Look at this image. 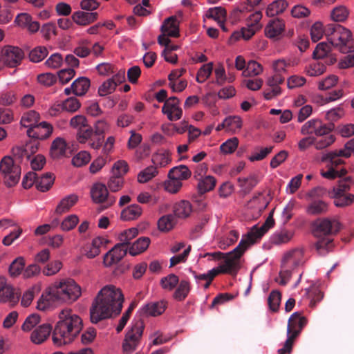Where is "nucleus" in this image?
I'll use <instances>...</instances> for the list:
<instances>
[{
  "label": "nucleus",
  "mask_w": 354,
  "mask_h": 354,
  "mask_svg": "<svg viewBox=\"0 0 354 354\" xmlns=\"http://www.w3.org/2000/svg\"><path fill=\"white\" fill-rule=\"evenodd\" d=\"M67 149V144L66 141L61 138H57L52 142L50 147V156L53 159H59L66 155Z\"/></svg>",
  "instance_id": "25"
},
{
  "label": "nucleus",
  "mask_w": 354,
  "mask_h": 354,
  "mask_svg": "<svg viewBox=\"0 0 354 354\" xmlns=\"http://www.w3.org/2000/svg\"><path fill=\"white\" fill-rule=\"evenodd\" d=\"M39 118V115L35 111H29L24 113L21 117L20 123L24 127L32 128L37 124Z\"/></svg>",
  "instance_id": "40"
},
{
  "label": "nucleus",
  "mask_w": 354,
  "mask_h": 354,
  "mask_svg": "<svg viewBox=\"0 0 354 354\" xmlns=\"http://www.w3.org/2000/svg\"><path fill=\"white\" fill-rule=\"evenodd\" d=\"M344 156L339 153V150L330 151L323 155L322 158V162H330L333 166H338L343 164L344 162L340 158Z\"/></svg>",
  "instance_id": "47"
},
{
  "label": "nucleus",
  "mask_w": 354,
  "mask_h": 354,
  "mask_svg": "<svg viewBox=\"0 0 354 354\" xmlns=\"http://www.w3.org/2000/svg\"><path fill=\"white\" fill-rule=\"evenodd\" d=\"M157 173L156 167L149 166L138 174V180L140 183H145L156 176Z\"/></svg>",
  "instance_id": "51"
},
{
  "label": "nucleus",
  "mask_w": 354,
  "mask_h": 354,
  "mask_svg": "<svg viewBox=\"0 0 354 354\" xmlns=\"http://www.w3.org/2000/svg\"><path fill=\"white\" fill-rule=\"evenodd\" d=\"M274 224V220L271 212L265 223L261 226H253L247 234L245 238L241 240L239 245L231 252L224 254L221 252L207 253L205 256H212L216 259L224 258V261L218 267L214 268L206 274L195 275L199 280L212 281L218 274H230L235 275L239 270L240 259L248 248L257 242Z\"/></svg>",
  "instance_id": "1"
},
{
  "label": "nucleus",
  "mask_w": 354,
  "mask_h": 354,
  "mask_svg": "<svg viewBox=\"0 0 354 354\" xmlns=\"http://www.w3.org/2000/svg\"><path fill=\"white\" fill-rule=\"evenodd\" d=\"M53 328L49 324H44L37 327L30 335L31 341L36 344L43 343L53 333Z\"/></svg>",
  "instance_id": "20"
},
{
  "label": "nucleus",
  "mask_w": 354,
  "mask_h": 354,
  "mask_svg": "<svg viewBox=\"0 0 354 354\" xmlns=\"http://www.w3.org/2000/svg\"><path fill=\"white\" fill-rule=\"evenodd\" d=\"M304 252L301 249H294L286 253L281 261V267L295 269L303 263Z\"/></svg>",
  "instance_id": "16"
},
{
  "label": "nucleus",
  "mask_w": 354,
  "mask_h": 354,
  "mask_svg": "<svg viewBox=\"0 0 354 354\" xmlns=\"http://www.w3.org/2000/svg\"><path fill=\"white\" fill-rule=\"evenodd\" d=\"M53 126L46 122L36 124L32 128H29L27 134L29 137L37 140H44L48 138L53 133Z\"/></svg>",
  "instance_id": "18"
},
{
  "label": "nucleus",
  "mask_w": 354,
  "mask_h": 354,
  "mask_svg": "<svg viewBox=\"0 0 354 354\" xmlns=\"http://www.w3.org/2000/svg\"><path fill=\"white\" fill-rule=\"evenodd\" d=\"M353 185V179L351 177L348 176L340 179L338 181L337 185L333 187L328 192L348 193Z\"/></svg>",
  "instance_id": "43"
},
{
  "label": "nucleus",
  "mask_w": 354,
  "mask_h": 354,
  "mask_svg": "<svg viewBox=\"0 0 354 354\" xmlns=\"http://www.w3.org/2000/svg\"><path fill=\"white\" fill-rule=\"evenodd\" d=\"M273 149V147L270 146L265 148H258L248 158L251 162L259 161L264 159Z\"/></svg>",
  "instance_id": "57"
},
{
  "label": "nucleus",
  "mask_w": 354,
  "mask_h": 354,
  "mask_svg": "<svg viewBox=\"0 0 354 354\" xmlns=\"http://www.w3.org/2000/svg\"><path fill=\"white\" fill-rule=\"evenodd\" d=\"M6 66L14 68L19 65L24 57L23 50L15 46H6L2 48Z\"/></svg>",
  "instance_id": "13"
},
{
  "label": "nucleus",
  "mask_w": 354,
  "mask_h": 354,
  "mask_svg": "<svg viewBox=\"0 0 354 354\" xmlns=\"http://www.w3.org/2000/svg\"><path fill=\"white\" fill-rule=\"evenodd\" d=\"M165 308L166 302L160 301L147 304L144 307V310L146 313L151 316H157L161 315L165 310Z\"/></svg>",
  "instance_id": "38"
},
{
  "label": "nucleus",
  "mask_w": 354,
  "mask_h": 354,
  "mask_svg": "<svg viewBox=\"0 0 354 354\" xmlns=\"http://www.w3.org/2000/svg\"><path fill=\"white\" fill-rule=\"evenodd\" d=\"M192 211V205L189 201H181L174 206V214L178 218L188 217Z\"/></svg>",
  "instance_id": "39"
},
{
  "label": "nucleus",
  "mask_w": 354,
  "mask_h": 354,
  "mask_svg": "<svg viewBox=\"0 0 354 354\" xmlns=\"http://www.w3.org/2000/svg\"><path fill=\"white\" fill-rule=\"evenodd\" d=\"M91 160V155L86 151H82L75 155L72 159V164L75 167H82L86 165Z\"/></svg>",
  "instance_id": "56"
},
{
  "label": "nucleus",
  "mask_w": 354,
  "mask_h": 354,
  "mask_svg": "<svg viewBox=\"0 0 354 354\" xmlns=\"http://www.w3.org/2000/svg\"><path fill=\"white\" fill-rule=\"evenodd\" d=\"M98 14L95 12L77 11L72 15L73 21L80 26H86L97 19Z\"/></svg>",
  "instance_id": "23"
},
{
  "label": "nucleus",
  "mask_w": 354,
  "mask_h": 354,
  "mask_svg": "<svg viewBox=\"0 0 354 354\" xmlns=\"http://www.w3.org/2000/svg\"><path fill=\"white\" fill-rule=\"evenodd\" d=\"M59 290L57 286H53L47 288L42 293L41 297L37 301V308L40 310H46L51 308L55 303L60 302Z\"/></svg>",
  "instance_id": "11"
},
{
  "label": "nucleus",
  "mask_w": 354,
  "mask_h": 354,
  "mask_svg": "<svg viewBox=\"0 0 354 354\" xmlns=\"http://www.w3.org/2000/svg\"><path fill=\"white\" fill-rule=\"evenodd\" d=\"M149 238L140 237L129 248V252L131 256H136L145 251L149 247Z\"/></svg>",
  "instance_id": "35"
},
{
  "label": "nucleus",
  "mask_w": 354,
  "mask_h": 354,
  "mask_svg": "<svg viewBox=\"0 0 354 354\" xmlns=\"http://www.w3.org/2000/svg\"><path fill=\"white\" fill-rule=\"evenodd\" d=\"M39 289L37 286H33L28 289L22 295L21 305L24 307H27L30 305L35 293L39 292Z\"/></svg>",
  "instance_id": "63"
},
{
  "label": "nucleus",
  "mask_w": 354,
  "mask_h": 354,
  "mask_svg": "<svg viewBox=\"0 0 354 354\" xmlns=\"http://www.w3.org/2000/svg\"><path fill=\"white\" fill-rule=\"evenodd\" d=\"M91 198L95 203H106L104 208H107L115 202V197L109 196L107 187L102 183H95L91 190Z\"/></svg>",
  "instance_id": "10"
},
{
  "label": "nucleus",
  "mask_w": 354,
  "mask_h": 354,
  "mask_svg": "<svg viewBox=\"0 0 354 354\" xmlns=\"http://www.w3.org/2000/svg\"><path fill=\"white\" fill-rule=\"evenodd\" d=\"M315 236L318 238L315 244L319 255L326 254L333 247V239L328 235L337 233L340 230V223L335 219L323 218L316 223Z\"/></svg>",
  "instance_id": "4"
},
{
  "label": "nucleus",
  "mask_w": 354,
  "mask_h": 354,
  "mask_svg": "<svg viewBox=\"0 0 354 354\" xmlns=\"http://www.w3.org/2000/svg\"><path fill=\"white\" fill-rule=\"evenodd\" d=\"M79 218L75 214H71L64 218L61 223V229L63 231H70L73 230L78 223Z\"/></svg>",
  "instance_id": "62"
},
{
  "label": "nucleus",
  "mask_w": 354,
  "mask_h": 354,
  "mask_svg": "<svg viewBox=\"0 0 354 354\" xmlns=\"http://www.w3.org/2000/svg\"><path fill=\"white\" fill-rule=\"evenodd\" d=\"M48 51L46 47L37 46L30 52L29 58L32 62H39L48 55Z\"/></svg>",
  "instance_id": "49"
},
{
  "label": "nucleus",
  "mask_w": 354,
  "mask_h": 354,
  "mask_svg": "<svg viewBox=\"0 0 354 354\" xmlns=\"http://www.w3.org/2000/svg\"><path fill=\"white\" fill-rule=\"evenodd\" d=\"M288 3L285 0H277L270 3L266 9V15L268 17H274L282 13L288 7Z\"/></svg>",
  "instance_id": "37"
},
{
  "label": "nucleus",
  "mask_w": 354,
  "mask_h": 354,
  "mask_svg": "<svg viewBox=\"0 0 354 354\" xmlns=\"http://www.w3.org/2000/svg\"><path fill=\"white\" fill-rule=\"evenodd\" d=\"M191 171L186 165H180L170 169L168 176L169 179H175L181 181L188 179L191 176Z\"/></svg>",
  "instance_id": "30"
},
{
  "label": "nucleus",
  "mask_w": 354,
  "mask_h": 354,
  "mask_svg": "<svg viewBox=\"0 0 354 354\" xmlns=\"http://www.w3.org/2000/svg\"><path fill=\"white\" fill-rule=\"evenodd\" d=\"M348 12L344 6H337L331 12V17L335 21H344L346 19Z\"/></svg>",
  "instance_id": "59"
},
{
  "label": "nucleus",
  "mask_w": 354,
  "mask_h": 354,
  "mask_svg": "<svg viewBox=\"0 0 354 354\" xmlns=\"http://www.w3.org/2000/svg\"><path fill=\"white\" fill-rule=\"evenodd\" d=\"M178 286L174 293V298L179 301H183L188 296L191 285L188 280L182 279L178 282Z\"/></svg>",
  "instance_id": "33"
},
{
  "label": "nucleus",
  "mask_w": 354,
  "mask_h": 354,
  "mask_svg": "<svg viewBox=\"0 0 354 354\" xmlns=\"http://www.w3.org/2000/svg\"><path fill=\"white\" fill-rule=\"evenodd\" d=\"M293 236L291 231L282 230L276 232L271 237V242L274 245H281L286 243L290 241Z\"/></svg>",
  "instance_id": "41"
},
{
  "label": "nucleus",
  "mask_w": 354,
  "mask_h": 354,
  "mask_svg": "<svg viewBox=\"0 0 354 354\" xmlns=\"http://www.w3.org/2000/svg\"><path fill=\"white\" fill-rule=\"evenodd\" d=\"M328 195L330 198L333 199V203L337 207H346L354 202V194H353L328 192Z\"/></svg>",
  "instance_id": "21"
},
{
  "label": "nucleus",
  "mask_w": 354,
  "mask_h": 354,
  "mask_svg": "<svg viewBox=\"0 0 354 354\" xmlns=\"http://www.w3.org/2000/svg\"><path fill=\"white\" fill-rule=\"evenodd\" d=\"M179 282L178 276L174 274H170L161 279V285L163 288L171 290Z\"/></svg>",
  "instance_id": "60"
},
{
  "label": "nucleus",
  "mask_w": 354,
  "mask_h": 354,
  "mask_svg": "<svg viewBox=\"0 0 354 354\" xmlns=\"http://www.w3.org/2000/svg\"><path fill=\"white\" fill-rule=\"evenodd\" d=\"M91 85L90 80L81 77L72 83L73 93L77 96H83L88 91Z\"/></svg>",
  "instance_id": "29"
},
{
  "label": "nucleus",
  "mask_w": 354,
  "mask_h": 354,
  "mask_svg": "<svg viewBox=\"0 0 354 354\" xmlns=\"http://www.w3.org/2000/svg\"><path fill=\"white\" fill-rule=\"evenodd\" d=\"M320 137L319 139L315 138L314 147L317 150H322L330 146L335 141V136L330 133Z\"/></svg>",
  "instance_id": "46"
},
{
  "label": "nucleus",
  "mask_w": 354,
  "mask_h": 354,
  "mask_svg": "<svg viewBox=\"0 0 354 354\" xmlns=\"http://www.w3.org/2000/svg\"><path fill=\"white\" fill-rule=\"evenodd\" d=\"M307 324V319L300 313H294L288 319L287 327V337L295 339Z\"/></svg>",
  "instance_id": "12"
},
{
  "label": "nucleus",
  "mask_w": 354,
  "mask_h": 354,
  "mask_svg": "<svg viewBox=\"0 0 354 354\" xmlns=\"http://www.w3.org/2000/svg\"><path fill=\"white\" fill-rule=\"evenodd\" d=\"M128 248L122 242L116 244L113 248L109 251L104 257V263L106 266H111L118 263L126 254Z\"/></svg>",
  "instance_id": "15"
},
{
  "label": "nucleus",
  "mask_w": 354,
  "mask_h": 354,
  "mask_svg": "<svg viewBox=\"0 0 354 354\" xmlns=\"http://www.w3.org/2000/svg\"><path fill=\"white\" fill-rule=\"evenodd\" d=\"M263 71L260 64L255 61H250L246 65V68L243 71V75L245 77L255 76L259 75Z\"/></svg>",
  "instance_id": "50"
},
{
  "label": "nucleus",
  "mask_w": 354,
  "mask_h": 354,
  "mask_svg": "<svg viewBox=\"0 0 354 354\" xmlns=\"http://www.w3.org/2000/svg\"><path fill=\"white\" fill-rule=\"evenodd\" d=\"M335 128L333 123L326 124L318 119H311L304 123L301 128L302 135L314 133L316 136H324L332 132Z\"/></svg>",
  "instance_id": "9"
},
{
  "label": "nucleus",
  "mask_w": 354,
  "mask_h": 354,
  "mask_svg": "<svg viewBox=\"0 0 354 354\" xmlns=\"http://www.w3.org/2000/svg\"><path fill=\"white\" fill-rule=\"evenodd\" d=\"M198 192L201 194L212 191L216 186V180L212 176H205L198 178Z\"/></svg>",
  "instance_id": "32"
},
{
  "label": "nucleus",
  "mask_w": 354,
  "mask_h": 354,
  "mask_svg": "<svg viewBox=\"0 0 354 354\" xmlns=\"http://www.w3.org/2000/svg\"><path fill=\"white\" fill-rule=\"evenodd\" d=\"M324 35L332 46L342 53L354 51V40L351 32L339 24H329L324 27Z\"/></svg>",
  "instance_id": "5"
},
{
  "label": "nucleus",
  "mask_w": 354,
  "mask_h": 354,
  "mask_svg": "<svg viewBox=\"0 0 354 354\" xmlns=\"http://www.w3.org/2000/svg\"><path fill=\"white\" fill-rule=\"evenodd\" d=\"M151 160L156 166L165 167L171 161V159L169 153L166 152L153 154Z\"/></svg>",
  "instance_id": "64"
},
{
  "label": "nucleus",
  "mask_w": 354,
  "mask_h": 354,
  "mask_svg": "<svg viewBox=\"0 0 354 354\" xmlns=\"http://www.w3.org/2000/svg\"><path fill=\"white\" fill-rule=\"evenodd\" d=\"M19 297L15 295L14 288L6 282L4 277H0V302L16 304Z\"/></svg>",
  "instance_id": "19"
},
{
  "label": "nucleus",
  "mask_w": 354,
  "mask_h": 354,
  "mask_svg": "<svg viewBox=\"0 0 354 354\" xmlns=\"http://www.w3.org/2000/svg\"><path fill=\"white\" fill-rule=\"evenodd\" d=\"M145 324L141 319L134 320L131 323L130 328L127 330L122 348L123 354H131L138 347L140 344Z\"/></svg>",
  "instance_id": "6"
},
{
  "label": "nucleus",
  "mask_w": 354,
  "mask_h": 354,
  "mask_svg": "<svg viewBox=\"0 0 354 354\" xmlns=\"http://www.w3.org/2000/svg\"><path fill=\"white\" fill-rule=\"evenodd\" d=\"M285 27L284 22L279 19L272 20L265 28V34L269 38H275L281 34Z\"/></svg>",
  "instance_id": "26"
},
{
  "label": "nucleus",
  "mask_w": 354,
  "mask_h": 354,
  "mask_svg": "<svg viewBox=\"0 0 354 354\" xmlns=\"http://www.w3.org/2000/svg\"><path fill=\"white\" fill-rule=\"evenodd\" d=\"M55 180V176L51 173H46L41 177L37 176L36 181V187L41 192L48 191L53 185Z\"/></svg>",
  "instance_id": "36"
},
{
  "label": "nucleus",
  "mask_w": 354,
  "mask_h": 354,
  "mask_svg": "<svg viewBox=\"0 0 354 354\" xmlns=\"http://www.w3.org/2000/svg\"><path fill=\"white\" fill-rule=\"evenodd\" d=\"M238 145V138L234 137L232 138L228 139L227 141L223 142L221 145L220 149L224 153H232L236 149Z\"/></svg>",
  "instance_id": "61"
},
{
  "label": "nucleus",
  "mask_w": 354,
  "mask_h": 354,
  "mask_svg": "<svg viewBox=\"0 0 354 354\" xmlns=\"http://www.w3.org/2000/svg\"><path fill=\"white\" fill-rule=\"evenodd\" d=\"M0 171L3 175L4 182L8 187L15 186L19 182L21 168L14 164L12 158L6 156L1 160Z\"/></svg>",
  "instance_id": "7"
},
{
  "label": "nucleus",
  "mask_w": 354,
  "mask_h": 354,
  "mask_svg": "<svg viewBox=\"0 0 354 354\" xmlns=\"http://www.w3.org/2000/svg\"><path fill=\"white\" fill-rule=\"evenodd\" d=\"M142 214V208L137 204L131 205L121 212V219L131 221L138 218Z\"/></svg>",
  "instance_id": "34"
},
{
  "label": "nucleus",
  "mask_w": 354,
  "mask_h": 354,
  "mask_svg": "<svg viewBox=\"0 0 354 354\" xmlns=\"http://www.w3.org/2000/svg\"><path fill=\"white\" fill-rule=\"evenodd\" d=\"M95 136L93 127L88 124L86 127L77 131L76 139L81 144L88 143V146L92 149L91 142Z\"/></svg>",
  "instance_id": "28"
},
{
  "label": "nucleus",
  "mask_w": 354,
  "mask_h": 354,
  "mask_svg": "<svg viewBox=\"0 0 354 354\" xmlns=\"http://www.w3.org/2000/svg\"><path fill=\"white\" fill-rule=\"evenodd\" d=\"M176 223L175 216L172 214L162 216L158 221V227L160 231L167 232L171 230Z\"/></svg>",
  "instance_id": "44"
},
{
  "label": "nucleus",
  "mask_w": 354,
  "mask_h": 354,
  "mask_svg": "<svg viewBox=\"0 0 354 354\" xmlns=\"http://www.w3.org/2000/svg\"><path fill=\"white\" fill-rule=\"evenodd\" d=\"M69 124L71 127L77 129V131L84 127H86L89 124L84 115H76L70 120Z\"/></svg>",
  "instance_id": "58"
},
{
  "label": "nucleus",
  "mask_w": 354,
  "mask_h": 354,
  "mask_svg": "<svg viewBox=\"0 0 354 354\" xmlns=\"http://www.w3.org/2000/svg\"><path fill=\"white\" fill-rule=\"evenodd\" d=\"M59 321L55 324L52 334L53 344L61 346L71 343L82 329V320L70 309L61 310Z\"/></svg>",
  "instance_id": "3"
},
{
  "label": "nucleus",
  "mask_w": 354,
  "mask_h": 354,
  "mask_svg": "<svg viewBox=\"0 0 354 354\" xmlns=\"http://www.w3.org/2000/svg\"><path fill=\"white\" fill-rule=\"evenodd\" d=\"M212 70L213 64L212 62L203 64L197 73L196 81L199 83L204 82L210 76Z\"/></svg>",
  "instance_id": "54"
},
{
  "label": "nucleus",
  "mask_w": 354,
  "mask_h": 354,
  "mask_svg": "<svg viewBox=\"0 0 354 354\" xmlns=\"http://www.w3.org/2000/svg\"><path fill=\"white\" fill-rule=\"evenodd\" d=\"M61 301H75L81 295V288L73 279L55 283Z\"/></svg>",
  "instance_id": "8"
},
{
  "label": "nucleus",
  "mask_w": 354,
  "mask_h": 354,
  "mask_svg": "<svg viewBox=\"0 0 354 354\" xmlns=\"http://www.w3.org/2000/svg\"><path fill=\"white\" fill-rule=\"evenodd\" d=\"M238 182L243 192L248 194L257 185L258 180L254 175H252L248 178H239Z\"/></svg>",
  "instance_id": "45"
},
{
  "label": "nucleus",
  "mask_w": 354,
  "mask_h": 354,
  "mask_svg": "<svg viewBox=\"0 0 354 354\" xmlns=\"http://www.w3.org/2000/svg\"><path fill=\"white\" fill-rule=\"evenodd\" d=\"M160 30L163 33H167L170 37H178L179 28L176 17L171 16L167 18L161 26Z\"/></svg>",
  "instance_id": "24"
},
{
  "label": "nucleus",
  "mask_w": 354,
  "mask_h": 354,
  "mask_svg": "<svg viewBox=\"0 0 354 354\" xmlns=\"http://www.w3.org/2000/svg\"><path fill=\"white\" fill-rule=\"evenodd\" d=\"M25 266V259L21 257L16 258L9 266V273L11 277H15L19 276Z\"/></svg>",
  "instance_id": "48"
},
{
  "label": "nucleus",
  "mask_w": 354,
  "mask_h": 354,
  "mask_svg": "<svg viewBox=\"0 0 354 354\" xmlns=\"http://www.w3.org/2000/svg\"><path fill=\"white\" fill-rule=\"evenodd\" d=\"M330 43L321 42L317 45L316 48L313 52V58L319 59L324 58L330 50Z\"/></svg>",
  "instance_id": "52"
},
{
  "label": "nucleus",
  "mask_w": 354,
  "mask_h": 354,
  "mask_svg": "<svg viewBox=\"0 0 354 354\" xmlns=\"http://www.w3.org/2000/svg\"><path fill=\"white\" fill-rule=\"evenodd\" d=\"M326 66L320 62H315L310 64L306 69V74L309 76H318L326 71Z\"/></svg>",
  "instance_id": "53"
},
{
  "label": "nucleus",
  "mask_w": 354,
  "mask_h": 354,
  "mask_svg": "<svg viewBox=\"0 0 354 354\" xmlns=\"http://www.w3.org/2000/svg\"><path fill=\"white\" fill-rule=\"evenodd\" d=\"M109 128V124L105 120H98L93 127L95 136L91 142L92 149L99 150L104 140V133Z\"/></svg>",
  "instance_id": "17"
},
{
  "label": "nucleus",
  "mask_w": 354,
  "mask_h": 354,
  "mask_svg": "<svg viewBox=\"0 0 354 354\" xmlns=\"http://www.w3.org/2000/svg\"><path fill=\"white\" fill-rule=\"evenodd\" d=\"M123 301L124 296L120 288L113 285L104 286L97 293L90 308L91 322L97 324L111 317L113 314L119 315Z\"/></svg>",
  "instance_id": "2"
},
{
  "label": "nucleus",
  "mask_w": 354,
  "mask_h": 354,
  "mask_svg": "<svg viewBox=\"0 0 354 354\" xmlns=\"http://www.w3.org/2000/svg\"><path fill=\"white\" fill-rule=\"evenodd\" d=\"M281 295L277 290H272L268 297V303L270 309L276 312L278 310L281 302Z\"/></svg>",
  "instance_id": "55"
},
{
  "label": "nucleus",
  "mask_w": 354,
  "mask_h": 354,
  "mask_svg": "<svg viewBox=\"0 0 354 354\" xmlns=\"http://www.w3.org/2000/svg\"><path fill=\"white\" fill-rule=\"evenodd\" d=\"M225 122L227 123V131L232 133L240 131L243 124L242 119L238 115L227 117Z\"/></svg>",
  "instance_id": "42"
},
{
  "label": "nucleus",
  "mask_w": 354,
  "mask_h": 354,
  "mask_svg": "<svg viewBox=\"0 0 354 354\" xmlns=\"http://www.w3.org/2000/svg\"><path fill=\"white\" fill-rule=\"evenodd\" d=\"M78 201V196L75 194L68 195L61 200L55 209V214L62 215L68 212Z\"/></svg>",
  "instance_id": "27"
},
{
  "label": "nucleus",
  "mask_w": 354,
  "mask_h": 354,
  "mask_svg": "<svg viewBox=\"0 0 354 354\" xmlns=\"http://www.w3.org/2000/svg\"><path fill=\"white\" fill-rule=\"evenodd\" d=\"M328 204L322 200H313L308 205L306 212L310 215L323 214L328 212Z\"/></svg>",
  "instance_id": "31"
},
{
  "label": "nucleus",
  "mask_w": 354,
  "mask_h": 354,
  "mask_svg": "<svg viewBox=\"0 0 354 354\" xmlns=\"http://www.w3.org/2000/svg\"><path fill=\"white\" fill-rule=\"evenodd\" d=\"M180 100L176 97L167 99L162 107V112L167 115L170 121L179 120L183 115V111L179 106Z\"/></svg>",
  "instance_id": "14"
},
{
  "label": "nucleus",
  "mask_w": 354,
  "mask_h": 354,
  "mask_svg": "<svg viewBox=\"0 0 354 354\" xmlns=\"http://www.w3.org/2000/svg\"><path fill=\"white\" fill-rule=\"evenodd\" d=\"M261 17V12H256L250 16L251 24H248V27L241 28L243 39L248 40L254 35L257 30L259 28V22Z\"/></svg>",
  "instance_id": "22"
}]
</instances>
